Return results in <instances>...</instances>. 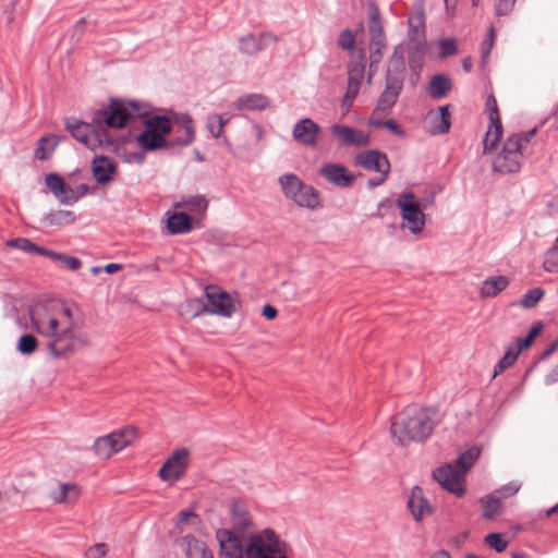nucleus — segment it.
Instances as JSON below:
<instances>
[{
  "label": "nucleus",
  "mask_w": 558,
  "mask_h": 558,
  "mask_svg": "<svg viewBox=\"0 0 558 558\" xmlns=\"http://www.w3.org/2000/svg\"><path fill=\"white\" fill-rule=\"evenodd\" d=\"M485 542L488 546L494 548L497 553H501L507 547V541L504 539L502 535L499 533H490L486 535Z\"/></svg>",
  "instance_id": "de8ad7c7"
},
{
  "label": "nucleus",
  "mask_w": 558,
  "mask_h": 558,
  "mask_svg": "<svg viewBox=\"0 0 558 558\" xmlns=\"http://www.w3.org/2000/svg\"><path fill=\"white\" fill-rule=\"evenodd\" d=\"M125 105L128 107V110H130V112L132 113V119L140 118L143 121L146 118L150 117L148 109L143 110V108L147 106L137 100H125Z\"/></svg>",
  "instance_id": "c03bdc74"
},
{
  "label": "nucleus",
  "mask_w": 558,
  "mask_h": 558,
  "mask_svg": "<svg viewBox=\"0 0 558 558\" xmlns=\"http://www.w3.org/2000/svg\"><path fill=\"white\" fill-rule=\"evenodd\" d=\"M364 72V54L361 52L357 60L350 62L348 65V88L341 105L345 112L349 111L351 104L360 92Z\"/></svg>",
  "instance_id": "2eb2a0df"
},
{
  "label": "nucleus",
  "mask_w": 558,
  "mask_h": 558,
  "mask_svg": "<svg viewBox=\"0 0 558 558\" xmlns=\"http://www.w3.org/2000/svg\"><path fill=\"white\" fill-rule=\"evenodd\" d=\"M262 315L268 319V320H272L277 317L278 315V311L275 306L270 305V304H266L263 306L262 308Z\"/></svg>",
  "instance_id": "69168bd1"
},
{
  "label": "nucleus",
  "mask_w": 558,
  "mask_h": 558,
  "mask_svg": "<svg viewBox=\"0 0 558 558\" xmlns=\"http://www.w3.org/2000/svg\"><path fill=\"white\" fill-rule=\"evenodd\" d=\"M404 72V49L401 45L395 48V51L388 63L387 75H401Z\"/></svg>",
  "instance_id": "e433bc0d"
},
{
  "label": "nucleus",
  "mask_w": 558,
  "mask_h": 558,
  "mask_svg": "<svg viewBox=\"0 0 558 558\" xmlns=\"http://www.w3.org/2000/svg\"><path fill=\"white\" fill-rule=\"evenodd\" d=\"M216 538L219 544V558H244L243 542L232 530H218Z\"/></svg>",
  "instance_id": "f3484780"
},
{
  "label": "nucleus",
  "mask_w": 558,
  "mask_h": 558,
  "mask_svg": "<svg viewBox=\"0 0 558 558\" xmlns=\"http://www.w3.org/2000/svg\"><path fill=\"white\" fill-rule=\"evenodd\" d=\"M330 132L341 146L362 147L371 142L367 133L344 124H332Z\"/></svg>",
  "instance_id": "6ab92c4d"
},
{
  "label": "nucleus",
  "mask_w": 558,
  "mask_h": 558,
  "mask_svg": "<svg viewBox=\"0 0 558 558\" xmlns=\"http://www.w3.org/2000/svg\"><path fill=\"white\" fill-rule=\"evenodd\" d=\"M535 130L521 134H512L505 141L501 150L493 160L494 171L500 173H512L521 169L523 163V154L527 144L535 135Z\"/></svg>",
  "instance_id": "20e7f679"
},
{
  "label": "nucleus",
  "mask_w": 558,
  "mask_h": 558,
  "mask_svg": "<svg viewBox=\"0 0 558 558\" xmlns=\"http://www.w3.org/2000/svg\"><path fill=\"white\" fill-rule=\"evenodd\" d=\"M58 143L59 141L54 135L41 136L34 153L35 158L41 161L49 159Z\"/></svg>",
  "instance_id": "f704fd0d"
},
{
  "label": "nucleus",
  "mask_w": 558,
  "mask_h": 558,
  "mask_svg": "<svg viewBox=\"0 0 558 558\" xmlns=\"http://www.w3.org/2000/svg\"><path fill=\"white\" fill-rule=\"evenodd\" d=\"M494 40H495V32H494V28H490L489 29V38L487 41L484 43L483 45V48H482V62L483 64H485L492 49H493V46H494Z\"/></svg>",
  "instance_id": "680f3d73"
},
{
  "label": "nucleus",
  "mask_w": 558,
  "mask_h": 558,
  "mask_svg": "<svg viewBox=\"0 0 558 558\" xmlns=\"http://www.w3.org/2000/svg\"><path fill=\"white\" fill-rule=\"evenodd\" d=\"M38 341L35 336L31 333H23L16 343V350L24 355H29L36 351Z\"/></svg>",
  "instance_id": "ea45409f"
},
{
  "label": "nucleus",
  "mask_w": 558,
  "mask_h": 558,
  "mask_svg": "<svg viewBox=\"0 0 558 558\" xmlns=\"http://www.w3.org/2000/svg\"><path fill=\"white\" fill-rule=\"evenodd\" d=\"M408 24L410 39L420 47L425 38V15L422 7L409 16Z\"/></svg>",
  "instance_id": "cd10ccee"
},
{
  "label": "nucleus",
  "mask_w": 558,
  "mask_h": 558,
  "mask_svg": "<svg viewBox=\"0 0 558 558\" xmlns=\"http://www.w3.org/2000/svg\"><path fill=\"white\" fill-rule=\"evenodd\" d=\"M544 295V291L539 288H535V289H532L530 291H527L522 300H521V305L525 308H531V307H534L538 301L543 298Z\"/></svg>",
  "instance_id": "a18cd8bd"
},
{
  "label": "nucleus",
  "mask_w": 558,
  "mask_h": 558,
  "mask_svg": "<svg viewBox=\"0 0 558 558\" xmlns=\"http://www.w3.org/2000/svg\"><path fill=\"white\" fill-rule=\"evenodd\" d=\"M509 284L506 276H494L484 280L480 294L482 298H494L504 291Z\"/></svg>",
  "instance_id": "c756f323"
},
{
  "label": "nucleus",
  "mask_w": 558,
  "mask_h": 558,
  "mask_svg": "<svg viewBox=\"0 0 558 558\" xmlns=\"http://www.w3.org/2000/svg\"><path fill=\"white\" fill-rule=\"evenodd\" d=\"M28 315H29L31 324H32V327L34 330H36L38 333H40L41 336H45V337H56V335L58 333L57 328L59 326L58 319H56L53 317L50 318L48 328L45 329L40 326L38 320L35 318L34 308L32 306L28 307Z\"/></svg>",
  "instance_id": "4c0bfd02"
},
{
  "label": "nucleus",
  "mask_w": 558,
  "mask_h": 558,
  "mask_svg": "<svg viewBox=\"0 0 558 558\" xmlns=\"http://www.w3.org/2000/svg\"><path fill=\"white\" fill-rule=\"evenodd\" d=\"M78 497V488L73 484H61L59 490L53 495L58 504L70 502Z\"/></svg>",
  "instance_id": "58836bf2"
},
{
  "label": "nucleus",
  "mask_w": 558,
  "mask_h": 558,
  "mask_svg": "<svg viewBox=\"0 0 558 558\" xmlns=\"http://www.w3.org/2000/svg\"><path fill=\"white\" fill-rule=\"evenodd\" d=\"M117 171V163L105 155L95 156L92 161V173L98 184L109 183Z\"/></svg>",
  "instance_id": "5701e85b"
},
{
  "label": "nucleus",
  "mask_w": 558,
  "mask_h": 558,
  "mask_svg": "<svg viewBox=\"0 0 558 558\" xmlns=\"http://www.w3.org/2000/svg\"><path fill=\"white\" fill-rule=\"evenodd\" d=\"M167 230L170 234H185L193 230V220L191 216L184 211L167 213Z\"/></svg>",
  "instance_id": "a878e982"
},
{
  "label": "nucleus",
  "mask_w": 558,
  "mask_h": 558,
  "mask_svg": "<svg viewBox=\"0 0 558 558\" xmlns=\"http://www.w3.org/2000/svg\"><path fill=\"white\" fill-rule=\"evenodd\" d=\"M397 98H398L397 95L389 93L387 90H384L379 97L377 109H380V110L390 109L395 105Z\"/></svg>",
  "instance_id": "3c124183"
},
{
  "label": "nucleus",
  "mask_w": 558,
  "mask_h": 558,
  "mask_svg": "<svg viewBox=\"0 0 558 558\" xmlns=\"http://www.w3.org/2000/svg\"><path fill=\"white\" fill-rule=\"evenodd\" d=\"M319 173L326 181L338 187L351 186L354 181V175L339 163H326L320 168Z\"/></svg>",
  "instance_id": "412c9836"
},
{
  "label": "nucleus",
  "mask_w": 558,
  "mask_h": 558,
  "mask_svg": "<svg viewBox=\"0 0 558 558\" xmlns=\"http://www.w3.org/2000/svg\"><path fill=\"white\" fill-rule=\"evenodd\" d=\"M514 3L515 0H495L496 14L499 16L509 14Z\"/></svg>",
  "instance_id": "4d7b16f0"
},
{
  "label": "nucleus",
  "mask_w": 558,
  "mask_h": 558,
  "mask_svg": "<svg viewBox=\"0 0 558 558\" xmlns=\"http://www.w3.org/2000/svg\"><path fill=\"white\" fill-rule=\"evenodd\" d=\"M226 121L220 114H209L206 120V128L213 137L217 138L220 136Z\"/></svg>",
  "instance_id": "37998d69"
},
{
  "label": "nucleus",
  "mask_w": 558,
  "mask_h": 558,
  "mask_svg": "<svg viewBox=\"0 0 558 558\" xmlns=\"http://www.w3.org/2000/svg\"><path fill=\"white\" fill-rule=\"evenodd\" d=\"M486 110L488 112L489 121L500 120L497 100L494 95H489L486 99Z\"/></svg>",
  "instance_id": "5fc2aeb1"
},
{
  "label": "nucleus",
  "mask_w": 558,
  "mask_h": 558,
  "mask_svg": "<svg viewBox=\"0 0 558 558\" xmlns=\"http://www.w3.org/2000/svg\"><path fill=\"white\" fill-rule=\"evenodd\" d=\"M434 430L433 415L417 404L405 407L391 418L390 435L400 446L426 440Z\"/></svg>",
  "instance_id": "f03ea898"
},
{
  "label": "nucleus",
  "mask_w": 558,
  "mask_h": 558,
  "mask_svg": "<svg viewBox=\"0 0 558 558\" xmlns=\"http://www.w3.org/2000/svg\"><path fill=\"white\" fill-rule=\"evenodd\" d=\"M288 544L271 529L246 533V558H288Z\"/></svg>",
  "instance_id": "39448f33"
},
{
  "label": "nucleus",
  "mask_w": 558,
  "mask_h": 558,
  "mask_svg": "<svg viewBox=\"0 0 558 558\" xmlns=\"http://www.w3.org/2000/svg\"><path fill=\"white\" fill-rule=\"evenodd\" d=\"M543 267L547 272H558V236L544 256Z\"/></svg>",
  "instance_id": "a19ab883"
},
{
  "label": "nucleus",
  "mask_w": 558,
  "mask_h": 558,
  "mask_svg": "<svg viewBox=\"0 0 558 558\" xmlns=\"http://www.w3.org/2000/svg\"><path fill=\"white\" fill-rule=\"evenodd\" d=\"M320 126L310 118L298 121L292 130L294 141L306 147H314L319 138Z\"/></svg>",
  "instance_id": "aec40b11"
},
{
  "label": "nucleus",
  "mask_w": 558,
  "mask_h": 558,
  "mask_svg": "<svg viewBox=\"0 0 558 558\" xmlns=\"http://www.w3.org/2000/svg\"><path fill=\"white\" fill-rule=\"evenodd\" d=\"M539 331L541 327L534 325L524 339H517L514 342L510 343L502 359L494 367V377L509 368L517 361L521 351L527 349L532 344Z\"/></svg>",
  "instance_id": "dca6fc26"
},
{
  "label": "nucleus",
  "mask_w": 558,
  "mask_h": 558,
  "mask_svg": "<svg viewBox=\"0 0 558 558\" xmlns=\"http://www.w3.org/2000/svg\"><path fill=\"white\" fill-rule=\"evenodd\" d=\"M186 558H214L207 545L194 535L187 534L180 541Z\"/></svg>",
  "instance_id": "393cba45"
},
{
  "label": "nucleus",
  "mask_w": 558,
  "mask_h": 558,
  "mask_svg": "<svg viewBox=\"0 0 558 558\" xmlns=\"http://www.w3.org/2000/svg\"><path fill=\"white\" fill-rule=\"evenodd\" d=\"M174 121L185 132L184 137L168 140L166 136L172 131V121L166 114H155L142 121L143 131L136 136L137 145L145 151H156L173 146L186 147L195 140L194 122L189 113L173 112Z\"/></svg>",
  "instance_id": "f257e3e1"
},
{
  "label": "nucleus",
  "mask_w": 558,
  "mask_h": 558,
  "mask_svg": "<svg viewBox=\"0 0 558 558\" xmlns=\"http://www.w3.org/2000/svg\"><path fill=\"white\" fill-rule=\"evenodd\" d=\"M65 129L71 136L77 142L84 144L90 150H96L104 145L111 144L108 131L104 126H96L93 121L90 123L82 121L74 117L64 120Z\"/></svg>",
  "instance_id": "423d86ee"
},
{
  "label": "nucleus",
  "mask_w": 558,
  "mask_h": 558,
  "mask_svg": "<svg viewBox=\"0 0 558 558\" xmlns=\"http://www.w3.org/2000/svg\"><path fill=\"white\" fill-rule=\"evenodd\" d=\"M276 43V38L267 34H252L246 37V53H256Z\"/></svg>",
  "instance_id": "72a5a7b5"
},
{
  "label": "nucleus",
  "mask_w": 558,
  "mask_h": 558,
  "mask_svg": "<svg viewBox=\"0 0 558 558\" xmlns=\"http://www.w3.org/2000/svg\"><path fill=\"white\" fill-rule=\"evenodd\" d=\"M383 128L388 129L390 132L395 133L398 136L403 135V131L401 128L397 124L395 120H387L383 122Z\"/></svg>",
  "instance_id": "338daca9"
},
{
  "label": "nucleus",
  "mask_w": 558,
  "mask_h": 558,
  "mask_svg": "<svg viewBox=\"0 0 558 558\" xmlns=\"http://www.w3.org/2000/svg\"><path fill=\"white\" fill-rule=\"evenodd\" d=\"M136 427L129 425L124 428L96 438L90 449L96 457L107 460L114 453L120 452L122 449L131 445V442L136 438Z\"/></svg>",
  "instance_id": "0eeeda50"
},
{
  "label": "nucleus",
  "mask_w": 558,
  "mask_h": 558,
  "mask_svg": "<svg viewBox=\"0 0 558 558\" xmlns=\"http://www.w3.org/2000/svg\"><path fill=\"white\" fill-rule=\"evenodd\" d=\"M41 221L46 226H57L61 227L64 225H72L76 221V216L74 211L66 210V209H59V210H50L47 213Z\"/></svg>",
  "instance_id": "2f4dec72"
},
{
  "label": "nucleus",
  "mask_w": 558,
  "mask_h": 558,
  "mask_svg": "<svg viewBox=\"0 0 558 558\" xmlns=\"http://www.w3.org/2000/svg\"><path fill=\"white\" fill-rule=\"evenodd\" d=\"M206 303H203L201 299L193 300L197 306L202 307L196 310L193 317L199 315L203 312L230 317L235 312V304L231 296L218 286H207L205 289Z\"/></svg>",
  "instance_id": "9d476101"
},
{
  "label": "nucleus",
  "mask_w": 558,
  "mask_h": 558,
  "mask_svg": "<svg viewBox=\"0 0 558 558\" xmlns=\"http://www.w3.org/2000/svg\"><path fill=\"white\" fill-rule=\"evenodd\" d=\"M184 205L190 208H197L198 210L204 211V210H206L208 203H207L205 196L195 195V196H190L184 202Z\"/></svg>",
  "instance_id": "864d4df0"
},
{
  "label": "nucleus",
  "mask_w": 558,
  "mask_h": 558,
  "mask_svg": "<svg viewBox=\"0 0 558 558\" xmlns=\"http://www.w3.org/2000/svg\"><path fill=\"white\" fill-rule=\"evenodd\" d=\"M45 183L60 204L69 205L68 197L69 194H72V187L59 173L50 172L46 174Z\"/></svg>",
  "instance_id": "b1692460"
},
{
  "label": "nucleus",
  "mask_w": 558,
  "mask_h": 558,
  "mask_svg": "<svg viewBox=\"0 0 558 558\" xmlns=\"http://www.w3.org/2000/svg\"><path fill=\"white\" fill-rule=\"evenodd\" d=\"M403 84V76L401 75H387L385 90L399 96Z\"/></svg>",
  "instance_id": "09e8293b"
},
{
  "label": "nucleus",
  "mask_w": 558,
  "mask_h": 558,
  "mask_svg": "<svg viewBox=\"0 0 558 558\" xmlns=\"http://www.w3.org/2000/svg\"><path fill=\"white\" fill-rule=\"evenodd\" d=\"M502 136V124L501 120L489 121V126L487 129L485 138H484V154H488L496 149L498 142Z\"/></svg>",
  "instance_id": "473e14b6"
},
{
  "label": "nucleus",
  "mask_w": 558,
  "mask_h": 558,
  "mask_svg": "<svg viewBox=\"0 0 558 558\" xmlns=\"http://www.w3.org/2000/svg\"><path fill=\"white\" fill-rule=\"evenodd\" d=\"M408 507L416 522L422 521L424 518L429 517L433 513V506L425 497L423 489L418 486L412 488L408 500Z\"/></svg>",
  "instance_id": "4be33fe9"
},
{
  "label": "nucleus",
  "mask_w": 558,
  "mask_h": 558,
  "mask_svg": "<svg viewBox=\"0 0 558 558\" xmlns=\"http://www.w3.org/2000/svg\"><path fill=\"white\" fill-rule=\"evenodd\" d=\"M481 504L483 507V515L485 519L490 520L501 513V501L494 494L483 497L481 499Z\"/></svg>",
  "instance_id": "c9c22d12"
},
{
  "label": "nucleus",
  "mask_w": 558,
  "mask_h": 558,
  "mask_svg": "<svg viewBox=\"0 0 558 558\" xmlns=\"http://www.w3.org/2000/svg\"><path fill=\"white\" fill-rule=\"evenodd\" d=\"M354 166L361 167L367 171H376L379 173L368 181V186L376 187L381 185L388 178L390 163L385 154L378 150H366L359 153L353 158Z\"/></svg>",
  "instance_id": "f8f14e48"
},
{
  "label": "nucleus",
  "mask_w": 558,
  "mask_h": 558,
  "mask_svg": "<svg viewBox=\"0 0 558 558\" xmlns=\"http://www.w3.org/2000/svg\"><path fill=\"white\" fill-rule=\"evenodd\" d=\"M131 119L132 113L128 110L125 100L120 98H111L107 107L93 112V123L106 130L123 129Z\"/></svg>",
  "instance_id": "9b49d317"
},
{
  "label": "nucleus",
  "mask_w": 558,
  "mask_h": 558,
  "mask_svg": "<svg viewBox=\"0 0 558 558\" xmlns=\"http://www.w3.org/2000/svg\"><path fill=\"white\" fill-rule=\"evenodd\" d=\"M234 524L238 529L244 532V509L240 502H233L231 506Z\"/></svg>",
  "instance_id": "8fccbe9b"
},
{
  "label": "nucleus",
  "mask_w": 558,
  "mask_h": 558,
  "mask_svg": "<svg viewBox=\"0 0 558 558\" xmlns=\"http://www.w3.org/2000/svg\"><path fill=\"white\" fill-rule=\"evenodd\" d=\"M371 34V61L378 62L381 57V49L386 46V37L381 24L368 25Z\"/></svg>",
  "instance_id": "c85d7f7f"
},
{
  "label": "nucleus",
  "mask_w": 558,
  "mask_h": 558,
  "mask_svg": "<svg viewBox=\"0 0 558 558\" xmlns=\"http://www.w3.org/2000/svg\"><path fill=\"white\" fill-rule=\"evenodd\" d=\"M452 83L451 80L444 74L435 75L428 86L427 93L434 99H439L445 97L451 89Z\"/></svg>",
  "instance_id": "7c9ffc66"
},
{
  "label": "nucleus",
  "mask_w": 558,
  "mask_h": 558,
  "mask_svg": "<svg viewBox=\"0 0 558 558\" xmlns=\"http://www.w3.org/2000/svg\"><path fill=\"white\" fill-rule=\"evenodd\" d=\"M440 48H441V52H440L441 57L452 56L457 51L456 41L451 38L442 40L440 43Z\"/></svg>",
  "instance_id": "052dcab7"
},
{
  "label": "nucleus",
  "mask_w": 558,
  "mask_h": 558,
  "mask_svg": "<svg viewBox=\"0 0 558 558\" xmlns=\"http://www.w3.org/2000/svg\"><path fill=\"white\" fill-rule=\"evenodd\" d=\"M558 381V364L546 375V385H553Z\"/></svg>",
  "instance_id": "774afa93"
},
{
  "label": "nucleus",
  "mask_w": 558,
  "mask_h": 558,
  "mask_svg": "<svg viewBox=\"0 0 558 558\" xmlns=\"http://www.w3.org/2000/svg\"><path fill=\"white\" fill-rule=\"evenodd\" d=\"M190 451L186 448L175 449L158 471L159 477L173 484L185 473L189 466Z\"/></svg>",
  "instance_id": "4468645a"
},
{
  "label": "nucleus",
  "mask_w": 558,
  "mask_h": 558,
  "mask_svg": "<svg viewBox=\"0 0 558 558\" xmlns=\"http://www.w3.org/2000/svg\"><path fill=\"white\" fill-rule=\"evenodd\" d=\"M281 190L286 197L300 207L316 208L319 205L317 192L304 184L295 174L286 173L279 178Z\"/></svg>",
  "instance_id": "6e6552de"
},
{
  "label": "nucleus",
  "mask_w": 558,
  "mask_h": 558,
  "mask_svg": "<svg viewBox=\"0 0 558 558\" xmlns=\"http://www.w3.org/2000/svg\"><path fill=\"white\" fill-rule=\"evenodd\" d=\"M106 556V545L104 543H98L86 553L87 558H102Z\"/></svg>",
  "instance_id": "e2e57ef3"
},
{
  "label": "nucleus",
  "mask_w": 558,
  "mask_h": 558,
  "mask_svg": "<svg viewBox=\"0 0 558 558\" xmlns=\"http://www.w3.org/2000/svg\"><path fill=\"white\" fill-rule=\"evenodd\" d=\"M83 341L77 338L72 328L68 327L53 337L48 343V350L54 357H64L77 350Z\"/></svg>",
  "instance_id": "a211bd4d"
},
{
  "label": "nucleus",
  "mask_w": 558,
  "mask_h": 558,
  "mask_svg": "<svg viewBox=\"0 0 558 558\" xmlns=\"http://www.w3.org/2000/svg\"><path fill=\"white\" fill-rule=\"evenodd\" d=\"M429 133L433 135L446 134L451 126L450 113L448 106H441L435 111L428 113Z\"/></svg>",
  "instance_id": "bb28decb"
},
{
  "label": "nucleus",
  "mask_w": 558,
  "mask_h": 558,
  "mask_svg": "<svg viewBox=\"0 0 558 558\" xmlns=\"http://www.w3.org/2000/svg\"><path fill=\"white\" fill-rule=\"evenodd\" d=\"M89 186L85 183L78 184L75 189L72 187V194H69V205L76 203L80 198L88 194Z\"/></svg>",
  "instance_id": "6e6d98bb"
},
{
  "label": "nucleus",
  "mask_w": 558,
  "mask_h": 558,
  "mask_svg": "<svg viewBox=\"0 0 558 558\" xmlns=\"http://www.w3.org/2000/svg\"><path fill=\"white\" fill-rule=\"evenodd\" d=\"M7 245L28 254H33V251L35 250V243H33L29 239L26 238L11 239L7 242Z\"/></svg>",
  "instance_id": "49530a36"
},
{
  "label": "nucleus",
  "mask_w": 558,
  "mask_h": 558,
  "mask_svg": "<svg viewBox=\"0 0 558 558\" xmlns=\"http://www.w3.org/2000/svg\"><path fill=\"white\" fill-rule=\"evenodd\" d=\"M190 519H195L197 522H199L198 515L192 511V510H182L178 514V519L175 522V526L178 530L182 531V525L185 524Z\"/></svg>",
  "instance_id": "13d9d810"
},
{
  "label": "nucleus",
  "mask_w": 558,
  "mask_h": 558,
  "mask_svg": "<svg viewBox=\"0 0 558 558\" xmlns=\"http://www.w3.org/2000/svg\"><path fill=\"white\" fill-rule=\"evenodd\" d=\"M35 250L33 251V254H38V255H41V256H46V257H49L53 260H58V258L60 257V253L59 252H54V251H51L47 247H44V246H39L37 244H35Z\"/></svg>",
  "instance_id": "0e129e2a"
},
{
  "label": "nucleus",
  "mask_w": 558,
  "mask_h": 558,
  "mask_svg": "<svg viewBox=\"0 0 558 558\" xmlns=\"http://www.w3.org/2000/svg\"><path fill=\"white\" fill-rule=\"evenodd\" d=\"M206 303H203L201 299L193 300L197 306L202 307L196 310L193 317L199 315L203 312L230 317L235 312V304L231 296L218 286H207L205 289Z\"/></svg>",
  "instance_id": "1a4fd4ad"
},
{
  "label": "nucleus",
  "mask_w": 558,
  "mask_h": 558,
  "mask_svg": "<svg viewBox=\"0 0 558 558\" xmlns=\"http://www.w3.org/2000/svg\"><path fill=\"white\" fill-rule=\"evenodd\" d=\"M58 260L61 262L64 265V267L73 271L80 269L82 266V262L80 258L75 256H70L64 253H60V257L58 258Z\"/></svg>",
  "instance_id": "603ef678"
},
{
  "label": "nucleus",
  "mask_w": 558,
  "mask_h": 558,
  "mask_svg": "<svg viewBox=\"0 0 558 558\" xmlns=\"http://www.w3.org/2000/svg\"><path fill=\"white\" fill-rule=\"evenodd\" d=\"M338 44L342 49L351 50L354 46V36L351 31H343L339 36Z\"/></svg>",
  "instance_id": "bf43d9fd"
},
{
  "label": "nucleus",
  "mask_w": 558,
  "mask_h": 558,
  "mask_svg": "<svg viewBox=\"0 0 558 558\" xmlns=\"http://www.w3.org/2000/svg\"><path fill=\"white\" fill-rule=\"evenodd\" d=\"M480 456V450L473 447L462 452L454 463H448L437 469L433 476L439 485L457 497L465 493V474Z\"/></svg>",
  "instance_id": "7ed1b4c3"
},
{
  "label": "nucleus",
  "mask_w": 558,
  "mask_h": 558,
  "mask_svg": "<svg viewBox=\"0 0 558 558\" xmlns=\"http://www.w3.org/2000/svg\"><path fill=\"white\" fill-rule=\"evenodd\" d=\"M396 204L401 210V218L409 231L413 234L421 233L425 225V216L414 194L404 193L399 195Z\"/></svg>",
  "instance_id": "ddd939ff"
},
{
  "label": "nucleus",
  "mask_w": 558,
  "mask_h": 558,
  "mask_svg": "<svg viewBox=\"0 0 558 558\" xmlns=\"http://www.w3.org/2000/svg\"><path fill=\"white\" fill-rule=\"evenodd\" d=\"M270 107L269 99L262 94L246 95V110H266Z\"/></svg>",
  "instance_id": "79ce46f5"
}]
</instances>
